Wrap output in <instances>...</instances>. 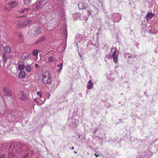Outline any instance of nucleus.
I'll list each match as a JSON object with an SVG mask.
<instances>
[{"mask_svg": "<svg viewBox=\"0 0 158 158\" xmlns=\"http://www.w3.org/2000/svg\"><path fill=\"white\" fill-rule=\"evenodd\" d=\"M42 81L44 84H50L51 82V76L49 72L46 71L44 72L42 76Z\"/></svg>", "mask_w": 158, "mask_h": 158, "instance_id": "f257e3e1", "label": "nucleus"}, {"mask_svg": "<svg viewBox=\"0 0 158 158\" xmlns=\"http://www.w3.org/2000/svg\"><path fill=\"white\" fill-rule=\"evenodd\" d=\"M31 23L30 20L26 19L24 21H20L18 24V27L19 28H23L29 25Z\"/></svg>", "mask_w": 158, "mask_h": 158, "instance_id": "f03ea898", "label": "nucleus"}, {"mask_svg": "<svg viewBox=\"0 0 158 158\" xmlns=\"http://www.w3.org/2000/svg\"><path fill=\"white\" fill-rule=\"evenodd\" d=\"M19 99L21 101H26L27 99V97L25 93L23 92H20L18 95Z\"/></svg>", "mask_w": 158, "mask_h": 158, "instance_id": "7ed1b4c3", "label": "nucleus"}, {"mask_svg": "<svg viewBox=\"0 0 158 158\" xmlns=\"http://www.w3.org/2000/svg\"><path fill=\"white\" fill-rule=\"evenodd\" d=\"M17 5L16 2L14 1L9 3L7 5V6L5 7V9H7L8 10H9L10 9H11Z\"/></svg>", "mask_w": 158, "mask_h": 158, "instance_id": "20e7f679", "label": "nucleus"}, {"mask_svg": "<svg viewBox=\"0 0 158 158\" xmlns=\"http://www.w3.org/2000/svg\"><path fill=\"white\" fill-rule=\"evenodd\" d=\"M26 76L25 72L23 71H21L19 74L18 77L19 78H24Z\"/></svg>", "mask_w": 158, "mask_h": 158, "instance_id": "39448f33", "label": "nucleus"}, {"mask_svg": "<svg viewBox=\"0 0 158 158\" xmlns=\"http://www.w3.org/2000/svg\"><path fill=\"white\" fill-rule=\"evenodd\" d=\"M30 56V54L27 52L23 53L22 56V59L23 60V61L27 59Z\"/></svg>", "mask_w": 158, "mask_h": 158, "instance_id": "423d86ee", "label": "nucleus"}, {"mask_svg": "<svg viewBox=\"0 0 158 158\" xmlns=\"http://www.w3.org/2000/svg\"><path fill=\"white\" fill-rule=\"evenodd\" d=\"M41 31L42 30L40 28L38 27L34 30V34L36 35L40 34L41 33Z\"/></svg>", "mask_w": 158, "mask_h": 158, "instance_id": "0eeeda50", "label": "nucleus"}, {"mask_svg": "<svg viewBox=\"0 0 158 158\" xmlns=\"http://www.w3.org/2000/svg\"><path fill=\"white\" fill-rule=\"evenodd\" d=\"M154 16V14L151 12H149L146 15V17L147 20L150 19Z\"/></svg>", "mask_w": 158, "mask_h": 158, "instance_id": "6e6552de", "label": "nucleus"}, {"mask_svg": "<svg viewBox=\"0 0 158 158\" xmlns=\"http://www.w3.org/2000/svg\"><path fill=\"white\" fill-rule=\"evenodd\" d=\"M4 51L5 53H8L10 51V48L9 46L6 45L4 48Z\"/></svg>", "mask_w": 158, "mask_h": 158, "instance_id": "1a4fd4ad", "label": "nucleus"}, {"mask_svg": "<svg viewBox=\"0 0 158 158\" xmlns=\"http://www.w3.org/2000/svg\"><path fill=\"white\" fill-rule=\"evenodd\" d=\"M56 60V59L53 56H50L48 59V61L49 62H52Z\"/></svg>", "mask_w": 158, "mask_h": 158, "instance_id": "9d476101", "label": "nucleus"}, {"mask_svg": "<svg viewBox=\"0 0 158 158\" xmlns=\"http://www.w3.org/2000/svg\"><path fill=\"white\" fill-rule=\"evenodd\" d=\"M4 91L6 93L5 94L6 96H9L11 95V92L10 90L6 88H4Z\"/></svg>", "mask_w": 158, "mask_h": 158, "instance_id": "9b49d317", "label": "nucleus"}, {"mask_svg": "<svg viewBox=\"0 0 158 158\" xmlns=\"http://www.w3.org/2000/svg\"><path fill=\"white\" fill-rule=\"evenodd\" d=\"M93 84L91 81H89L88 82L87 88L88 89H91L93 88Z\"/></svg>", "mask_w": 158, "mask_h": 158, "instance_id": "f8f14e48", "label": "nucleus"}, {"mask_svg": "<svg viewBox=\"0 0 158 158\" xmlns=\"http://www.w3.org/2000/svg\"><path fill=\"white\" fill-rule=\"evenodd\" d=\"M26 70L28 72H30L31 70V69L30 65H27L26 67Z\"/></svg>", "mask_w": 158, "mask_h": 158, "instance_id": "ddd939ff", "label": "nucleus"}, {"mask_svg": "<svg viewBox=\"0 0 158 158\" xmlns=\"http://www.w3.org/2000/svg\"><path fill=\"white\" fill-rule=\"evenodd\" d=\"M25 68L24 64H19L18 68L20 70H22Z\"/></svg>", "mask_w": 158, "mask_h": 158, "instance_id": "4468645a", "label": "nucleus"}, {"mask_svg": "<svg viewBox=\"0 0 158 158\" xmlns=\"http://www.w3.org/2000/svg\"><path fill=\"white\" fill-rule=\"evenodd\" d=\"M32 53L34 56H37L38 55V52L36 50H34L32 51Z\"/></svg>", "mask_w": 158, "mask_h": 158, "instance_id": "2eb2a0df", "label": "nucleus"}, {"mask_svg": "<svg viewBox=\"0 0 158 158\" xmlns=\"http://www.w3.org/2000/svg\"><path fill=\"white\" fill-rule=\"evenodd\" d=\"M114 61L115 63H118V57L117 56H114L113 57Z\"/></svg>", "mask_w": 158, "mask_h": 158, "instance_id": "dca6fc26", "label": "nucleus"}, {"mask_svg": "<svg viewBox=\"0 0 158 158\" xmlns=\"http://www.w3.org/2000/svg\"><path fill=\"white\" fill-rule=\"evenodd\" d=\"M63 64L61 63L60 64H58L57 66L59 67L60 68V70H59L58 71V72H60V71H61L62 70V67H63Z\"/></svg>", "mask_w": 158, "mask_h": 158, "instance_id": "f3484780", "label": "nucleus"}, {"mask_svg": "<svg viewBox=\"0 0 158 158\" xmlns=\"http://www.w3.org/2000/svg\"><path fill=\"white\" fill-rule=\"evenodd\" d=\"M28 10V8L26 10L22 9L19 11V12L20 13H25V12H27Z\"/></svg>", "mask_w": 158, "mask_h": 158, "instance_id": "a211bd4d", "label": "nucleus"}, {"mask_svg": "<svg viewBox=\"0 0 158 158\" xmlns=\"http://www.w3.org/2000/svg\"><path fill=\"white\" fill-rule=\"evenodd\" d=\"M46 39V38L45 36H43V37H42L41 38H40V40L41 41V42H42L44 41V40H45Z\"/></svg>", "mask_w": 158, "mask_h": 158, "instance_id": "6ab92c4d", "label": "nucleus"}, {"mask_svg": "<svg viewBox=\"0 0 158 158\" xmlns=\"http://www.w3.org/2000/svg\"><path fill=\"white\" fill-rule=\"evenodd\" d=\"M37 95L38 96H39L40 98L42 97V93L41 92H38Z\"/></svg>", "mask_w": 158, "mask_h": 158, "instance_id": "aec40b11", "label": "nucleus"}, {"mask_svg": "<svg viewBox=\"0 0 158 158\" xmlns=\"http://www.w3.org/2000/svg\"><path fill=\"white\" fill-rule=\"evenodd\" d=\"M43 103H44L43 102L42 103H41L40 102H38V101H37V102H36V104L37 105H39V106L41 105V104H43Z\"/></svg>", "mask_w": 158, "mask_h": 158, "instance_id": "412c9836", "label": "nucleus"}, {"mask_svg": "<svg viewBox=\"0 0 158 158\" xmlns=\"http://www.w3.org/2000/svg\"><path fill=\"white\" fill-rule=\"evenodd\" d=\"M116 51H114V52L113 53H112V56H113V57H114V56H117L116 55Z\"/></svg>", "mask_w": 158, "mask_h": 158, "instance_id": "4be33fe9", "label": "nucleus"}, {"mask_svg": "<svg viewBox=\"0 0 158 158\" xmlns=\"http://www.w3.org/2000/svg\"><path fill=\"white\" fill-rule=\"evenodd\" d=\"M41 41L40 40V39H39L38 40H37L35 41V44H38V43H41Z\"/></svg>", "mask_w": 158, "mask_h": 158, "instance_id": "5701e85b", "label": "nucleus"}, {"mask_svg": "<svg viewBox=\"0 0 158 158\" xmlns=\"http://www.w3.org/2000/svg\"><path fill=\"white\" fill-rule=\"evenodd\" d=\"M37 6V3L34 4L33 5V7L34 10H35V9L36 8Z\"/></svg>", "mask_w": 158, "mask_h": 158, "instance_id": "b1692460", "label": "nucleus"}, {"mask_svg": "<svg viewBox=\"0 0 158 158\" xmlns=\"http://www.w3.org/2000/svg\"><path fill=\"white\" fill-rule=\"evenodd\" d=\"M34 101L36 103V102H37V101H38L37 100V99L36 98H35L34 100Z\"/></svg>", "mask_w": 158, "mask_h": 158, "instance_id": "393cba45", "label": "nucleus"}, {"mask_svg": "<svg viewBox=\"0 0 158 158\" xmlns=\"http://www.w3.org/2000/svg\"><path fill=\"white\" fill-rule=\"evenodd\" d=\"M5 157L4 155H1L0 156V158H4Z\"/></svg>", "mask_w": 158, "mask_h": 158, "instance_id": "a878e982", "label": "nucleus"}, {"mask_svg": "<svg viewBox=\"0 0 158 158\" xmlns=\"http://www.w3.org/2000/svg\"><path fill=\"white\" fill-rule=\"evenodd\" d=\"M35 67H36V68H37V67H38V66H38V64H35Z\"/></svg>", "mask_w": 158, "mask_h": 158, "instance_id": "bb28decb", "label": "nucleus"}, {"mask_svg": "<svg viewBox=\"0 0 158 158\" xmlns=\"http://www.w3.org/2000/svg\"><path fill=\"white\" fill-rule=\"evenodd\" d=\"M94 154L96 156V157H98L99 156V155L97 154L96 153H95V154Z\"/></svg>", "mask_w": 158, "mask_h": 158, "instance_id": "cd10ccee", "label": "nucleus"}, {"mask_svg": "<svg viewBox=\"0 0 158 158\" xmlns=\"http://www.w3.org/2000/svg\"><path fill=\"white\" fill-rule=\"evenodd\" d=\"M74 149V148L73 147H72V148H71V149L73 150Z\"/></svg>", "mask_w": 158, "mask_h": 158, "instance_id": "c85d7f7f", "label": "nucleus"}, {"mask_svg": "<svg viewBox=\"0 0 158 158\" xmlns=\"http://www.w3.org/2000/svg\"><path fill=\"white\" fill-rule=\"evenodd\" d=\"M80 135H79L78 136V138H79L80 137Z\"/></svg>", "mask_w": 158, "mask_h": 158, "instance_id": "c756f323", "label": "nucleus"}, {"mask_svg": "<svg viewBox=\"0 0 158 158\" xmlns=\"http://www.w3.org/2000/svg\"><path fill=\"white\" fill-rule=\"evenodd\" d=\"M74 153H77V152H76V151H75V152H74Z\"/></svg>", "mask_w": 158, "mask_h": 158, "instance_id": "7c9ffc66", "label": "nucleus"}]
</instances>
